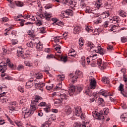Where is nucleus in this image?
Segmentation results:
<instances>
[{"instance_id": "nucleus-18", "label": "nucleus", "mask_w": 127, "mask_h": 127, "mask_svg": "<svg viewBox=\"0 0 127 127\" xmlns=\"http://www.w3.org/2000/svg\"><path fill=\"white\" fill-rule=\"evenodd\" d=\"M44 15L45 16V18H46V20H50V18L52 17V14L49 13L46 11H45V12H44Z\"/></svg>"}, {"instance_id": "nucleus-4", "label": "nucleus", "mask_w": 127, "mask_h": 127, "mask_svg": "<svg viewBox=\"0 0 127 127\" xmlns=\"http://www.w3.org/2000/svg\"><path fill=\"white\" fill-rule=\"evenodd\" d=\"M59 97V98L55 100V105L61 104L64 100H67V95L65 93H61Z\"/></svg>"}, {"instance_id": "nucleus-58", "label": "nucleus", "mask_w": 127, "mask_h": 127, "mask_svg": "<svg viewBox=\"0 0 127 127\" xmlns=\"http://www.w3.org/2000/svg\"><path fill=\"white\" fill-rule=\"evenodd\" d=\"M20 21H21L20 22V26H23V25H24V24L23 23H24L25 20L20 19Z\"/></svg>"}, {"instance_id": "nucleus-12", "label": "nucleus", "mask_w": 127, "mask_h": 127, "mask_svg": "<svg viewBox=\"0 0 127 127\" xmlns=\"http://www.w3.org/2000/svg\"><path fill=\"white\" fill-rule=\"evenodd\" d=\"M82 114V108L80 107H78L75 109L74 115L77 117H80Z\"/></svg>"}, {"instance_id": "nucleus-8", "label": "nucleus", "mask_w": 127, "mask_h": 127, "mask_svg": "<svg viewBox=\"0 0 127 127\" xmlns=\"http://www.w3.org/2000/svg\"><path fill=\"white\" fill-rule=\"evenodd\" d=\"M118 90L121 91V94H123L124 97H127V90H124V84L120 83Z\"/></svg>"}, {"instance_id": "nucleus-19", "label": "nucleus", "mask_w": 127, "mask_h": 127, "mask_svg": "<svg viewBox=\"0 0 127 127\" xmlns=\"http://www.w3.org/2000/svg\"><path fill=\"white\" fill-rule=\"evenodd\" d=\"M121 119L122 122L127 123V113H124L121 116Z\"/></svg>"}, {"instance_id": "nucleus-28", "label": "nucleus", "mask_w": 127, "mask_h": 127, "mask_svg": "<svg viewBox=\"0 0 127 127\" xmlns=\"http://www.w3.org/2000/svg\"><path fill=\"white\" fill-rule=\"evenodd\" d=\"M15 4L17 6H19V7L23 6V2L22 1H15Z\"/></svg>"}, {"instance_id": "nucleus-39", "label": "nucleus", "mask_w": 127, "mask_h": 127, "mask_svg": "<svg viewBox=\"0 0 127 127\" xmlns=\"http://www.w3.org/2000/svg\"><path fill=\"white\" fill-rule=\"evenodd\" d=\"M107 48L108 51H109V52H111V51H113V50H114V47H113V46L109 45Z\"/></svg>"}, {"instance_id": "nucleus-11", "label": "nucleus", "mask_w": 127, "mask_h": 127, "mask_svg": "<svg viewBox=\"0 0 127 127\" xmlns=\"http://www.w3.org/2000/svg\"><path fill=\"white\" fill-rule=\"evenodd\" d=\"M99 95H101L102 96H104L105 98H107L108 96H113L112 95L110 94L109 92L106 90H100V92H98Z\"/></svg>"}, {"instance_id": "nucleus-23", "label": "nucleus", "mask_w": 127, "mask_h": 127, "mask_svg": "<svg viewBox=\"0 0 127 127\" xmlns=\"http://www.w3.org/2000/svg\"><path fill=\"white\" fill-rule=\"evenodd\" d=\"M74 127H86V125H82L80 122H75L73 124Z\"/></svg>"}, {"instance_id": "nucleus-3", "label": "nucleus", "mask_w": 127, "mask_h": 127, "mask_svg": "<svg viewBox=\"0 0 127 127\" xmlns=\"http://www.w3.org/2000/svg\"><path fill=\"white\" fill-rule=\"evenodd\" d=\"M70 78H71L72 82H75L77 79L78 78H82L83 77V72L82 71L78 70H76L75 72V75L73 74V73H70L69 74Z\"/></svg>"}, {"instance_id": "nucleus-52", "label": "nucleus", "mask_w": 127, "mask_h": 127, "mask_svg": "<svg viewBox=\"0 0 127 127\" xmlns=\"http://www.w3.org/2000/svg\"><path fill=\"white\" fill-rule=\"evenodd\" d=\"M77 90L78 93H80V92H82V90H83V87H82V86H77Z\"/></svg>"}, {"instance_id": "nucleus-62", "label": "nucleus", "mask_w": 127, "mask_h": 127, "mask_svg": "<svg viewBox=\"0 0 127 127\" xmlns=\"http://www.w3.org/2000/svg\"><path fill=\"white\" fill-rule=\"evenodd\" d=\"M17 42H18L17 40H12L11 41L12 44H13L14 45H15V44H17Z\"/></svg>"}, {"instance_id": "nucleus-13", "label": "nucleus", "mask_w": 127, "mask_h": 127, "mask_svg": "<svg viewBox=\"0 0 127 127\" xmlns=\"http://www.w3.org/2000/svg\"><path fill=\"white\" fill-rule=\"evenodd\" d=\"M33 79H30L28 81H27L26 83V87L27 89H29L32 87H33Z\"/></svg>"}, {"instance_id": "nucleus-60", "label": "nucleus", "mask_w": 127, "mask_h": 127, "mask_svg": "<svg viewBox=\"0 0 127 127\" xmlns=\"http://www.w3.org/2000/svg\"><path fill=\"white\" fill-rule=\"evenodd\" d=\"M15 124L18 127H21V124L20 123V122H19V121H15Z\"/></svg>"}, {"instance_id": "nucleus-36", "label": "nucleus", "mask_w": 127, "mask_h": 127, "mask_svg": "<svg viewBox=\"0 0 127 127\" xmlns=\"http://www.w3.org/2000/svg\"><path fill=\"white\" fill-rule=\"evenodd\" d=\"M17 55L20 57L22 54H23V49L21 48V50L17 51Z\"/></svg>"}, {"instance_id": "nucleus-31", "label": "nucleus", "mask_w": 127, "mask_h": 127, "mask_svg": "<svg viewBox=\"0 0 127 127\" xmlns=\"http://www.w3.org/2000/svg\"><path fill=\"white\" fill-rule=\"evenodd\" d=\"M74 92H75V87H72L70 89H69V91H68V93L70 96H72L73 94H74Z\"/></svg>"}, {"instance_id": "nucleus-9", "label": "nucleus", "mask_w": 127, "mask_h": 127, "mask_svg": "<svg viewBox=\"0 0 127 127\" xmlns=\"http://www.w3.org/2000/svg\"><path fill=\"white\" fill-rule=\"evenodd\" d=\"M45 86V83L43 82H40L38 83H35V87L36 89L40 90L42 92H43V87Z\"/></svg>"}, {"instance_id": "nucleus-30", "label": "nucleus", "mask_w": 127, "mask_h": 127, "mask_svg": "<svg viewBox=\"0 0 127 127\" xmlns=\"http://www.w3.org/2000/svg\"><path fill=\"white\" fill-rule=\"evenodd\" d=\"M102 82H103V83H105V84H109V83H110V80L108 77H105L102 79Z\"/></svg>"}, {"instance_id": "nucleus-51", "label": "nucleus", "mask_w": 127, "mask_h": 127, "mask_svg": "<svg viewBox=\"0 0 127 127\" xmlns=\"http://www.w3.org/2000/svg\"><path fill=\"white\" fill-rule=\"evenodd\" d=\"M46 32L45 27H42L40 29V33H45Z\"/></svg>"}, {"instance_id": "nucleus-45", "label": "nucleus", "mask_w": 127, "mask_h": 127, "mask_svg": "<svg viewBox=\"0 0 127 127\" xmlns=\"http://www.w3.org/2000/svg\"><path fill=\"white\" fill-rule=\"evenodd\" d=\"M17 89L21 93H23L24 92V89H23V87H22V86H18Z\"/></svg>"}, {"instance_id": "nucleus-7", "label": "nucleus", "mask_w": 127, "mask_h": 127, "mask_svg": "<svg viewBox=\"0 0 127 127\" xmlns=\"http://www.w3.org/2000/svg\"><path fill=\"white\" fill-rule=\"evenodd\" d=\"M97 64L98 65V67L100 68V69H101V70L106 69V67H107V63L103 62L102 59H101L97 60Z\"/></svg>"}, {"instance_id": "nucleus-55", "label": "nucleus", "mask_w": 127, "mask_h": 127, "mask_svg": "<svg viewBox=\"0 0 127 127\" xmlns=\"http://www.w3.org/2000/svg\"><path fill=\"white\" fill-rule=\"evenodd\" d=\"M47 59H51V58H54V55L53 54L48 55L47 56Z\"/></svg>"}, {"instance_id": "nucleus-63", "label": "nucleus", "mask_w": 127, "mask_h": 127, "mask_svg": "<svg viewBox=\"0 0 127 127\" xmlns=\"http://www.w3.org/2000/svg\"><path fill=\"white\" fill-rule=\"evenodd\" d=\"M80 7L81 8H84V7H86V3L84 2L80 3Z\"/></svg>"}, {"instance_id": "nucleus-24", "label": "nucleus", "mask_w": 127, "mask_h": 127, "mask_svg": "<svg viewBox=\"0 0 127 127\" xmlns=\"http://www.w3.org/2000/svg\"><path fill=\"white\" fill-rule=\"evenodd\" d=\"M95 6L98 9H99L100 7H102V1L101 0H98L95 4Z\"/></svg>"}, {"instance_id": "nucleus-57", "label": "nucleus", "mask_w": 127, "mask_h": 127, "mask_svg": "<svg viewBox=\"0 0 127 127\" xmlns=\"http://www.w3.org/2000/svg\"><path fill=\"white\" fill-rule=\"evenodd\" d=\"M56 24L59 26H62L63 25V22L58 20V22H57Z\"/></svg>"}, {"instance_id": "nucleus-48", "label": "nucleus", "mask_w": 127, "mask_h": 127, "mask_svg": "<svg viewBox=\"0 0 127 127\" xmlns=\"http://www.w3.org/2000/svg\"><path fill=\"white\" fill-rule=\"evenodd\" d=\"M109 23H110V21H106L104 22V23L103 24L104 27H105V28L108 27V26L109 25Z\"/></svg>"}, {"instance_id": "nucleus-38", "label": "nucleus", "mask_w": 127, "mask_h": 127, "mask_svg": "<svg viewBox=\"0 0 127 127\" xmlns=\"http://www.w3.org/2000/svg\"><path fill=\"white\" fill-rule=\"evenodd\" d=\"M45 107L46 108H44V112L46 113H49V112H50V107L47 106V105Z\"/></svg>"}, {"instance_id": "nucleus-6", "label": "nucleus", "mask_w": 127, "mask_h": 127, "mask_svg": "<svg viewBox=\"0 0 127 127\" xmlns=\"http://www.w3.org/2000/svg\"><path fill=\"white\" fill-rule=\"evenodd\" d=\"M62 16L63 17H65V18H67L69 16H73V10L70 9H67L66 10L62 11Z\"/></svg>"}, {"instance_id": "nucleus-49", "label": "nucleus", "mask_w": 127, "mask_h": 127, "mask_svg": "<svg viewBox=\"0 0 127 127\" xmlns=\"http://www.w3.org/2000/svg\"><path fill=\"white\" fill-rule=\"evenodd\" d=\"M104 113L105 115H108L109 114L110 111L109 110L108 108H105L103 109Z\"/></svg>"}, {"instance_id": "nucleus-1", "label": "nucleus", "mask_w": 127, "mask_h": 127, "mask_svg": "<svg viewBox=\"0 0 127 127\" xmlns=\"http://www.w3.org/2000/svg\"><path fill=\"white\" fill-rule=\"evenodd\" d=\"M42 98L41 97L36 95L35 98L32 101L30 109L29 108H24L22 110V114L24 116V119L29 118V117H31L33 113L36 110V106H37V103L39 100H42Z\"/></svg>"}, {"instance_id": "nucleus-41", "label": "nucleus", "mask_w": 127, "mask_h": 127, "mask_svg": "<svg viewBox=\"0 0 127 127\" xmlns=\"http://www.w3.org/2000/svg\"><path fill=\"white\" fill-rule=\"evenodd\" d=\"M24 66H23V65L20 64L18 66L17 69L18 71H21V70H22V69H24Z\"/></svg>"}, {"instance_id": "nucleus-54", "label": "nucleus", "mask_w": 127, "mask_h": 127, "mask_svg": "<svg viewBox=\"0 0 127 127\" xmlns=\"http://www.w3.org/2000/svg\"><path fill=\"white\" fill-rule=\"evenodd\" d=\"M51 7H52V5H51V4H47L45 6V8L46 9H49V8H51Z\"/></svg>"}, {"instance_id": "nucleus-25", "label": "nucleus", "mask_w": 127, "mask_h": 127, "mask_svg": "<svg viewBox=\"0 0 127 127\" xmlns=\"http://www.w3.org/2000/svg\"><path fill=\"white\" fill-rule=\"evenodd\" d=\"M24 64L26 66H28V67H33V64L32 62L30 61H25Z\"/></svg>"}, {"instance_id": "nucleus-53", "label": "nucleus", "mask_w": 127, "mask_h": 127, "mask_svg": "<svg viewBox=\"0 0 127 127\" xmlns=\"http://www.w3.org/2000/svg\"><path fill=\"white\" fill-rule=\"evenodd\" d=\"M102 21V18H98L95 21V23L98 24V23H101Z\"/></svg>"}, {"instance_id": "nucleus-61", "label": "nucleus", "mask_w": 127, "mask_h": 127, "mask_svg": "<svg viewBox=\"0 0 127 127\" xmlns=\"http://www.w3.org/2000/svg\"><path fill=\"white\" fill-rule=\"evenodd\" d=\"M116 27H117V26L113 25L111 27V28L109 29V31H114L115 29H116Z\"/></svg>"}, {"instance_id": "nucleus-50", "label": "nucleus", "mask_w": 127, "mask_h": 127, "mask_svg": "<svg viewBox=\"0 0 127 127\" xmlns=\"http://www.w3.org/2000/svg\"><path fill=\"white\" fill-rule=\"evenodd\" d=\"M28 17L30 19H32L33 21H35V16H34L33 15H28Z\"/></svg>"}, {"instance_id": "nucleus-40", "label": "nucleus", "mask_w": 127, "mask_h": 127, "mask_svg": "<svg viewBox=\"0 0 127 127\" xmlns=\"http://www.w3.org/2000/svg\"><path fill=\"white\" fill-rule=\"evenodd\" d=\"M65 78V75H60L58 76V79L60 80V81H63L64 79Z\"/></svg>"}, {"instance_id": "nucleus-33", "label": "nucleus", "mask_w": 127, "mask_h": 127, "mask_svg": "<svg viewBox=\"0 0 127 127\" xmlns=\"http://www.w3.org/2000/svg\"><path fill=\"white\" fill-rule=\"evenodd\" d=\"M47 106V104H46V102H42L40 103L39 104L37 103V106H36V108H37V106L39 107H46Z\"/></svg>"}, {"instance_id": "nucleus-46", "label": "nucleus", "mask_w": 127, "mask_h": 127, "mask_svg": "<svg viewBox=\"0 0 127 127\" xmlns=\"http://www.w3.org/2000/svg\"><path fill=\"white\" fill-rule=\"evenodd\" d=\"M116 64L118 67H120V66H122L123 64V63L122 62V61H117Z\"/></svg>"}, {"instance_id": "nucleus-2", "label": "nucleus", "mask_w": 127, "mask_h": 127, "mask_svg": "<svg viewBox=\"0 0 127 127\" xmlns=\"http://www.w3.org/2000/svg\"><path fill=\"white\" fill-rule=\"evenodd\" d=\"M86 45L88 46V47L90 48V52H93L94 53H99L100 55H104V52H103V49L102 48V47H101L100 45H98L97 46L98 51L96 50L97 47L91 42H87L86 43Z\"/></svg>"}, {"instance_id": "nucleus-56", "label": "nucleus", "mask_w": 127, "mask_h": 127, "mask_svg": "<svg viewBox=\"0 0 127 127\" xmlns=\"http://www.w3.org/2000/svg\"><path fill=\"white\" fill-rule=\"evenodd\" d=\"M78 43L79 44V46H81V47L82 46H83V45H84V43L83 42V41L81 39H79Z\"/></svg>"}, {"instance_id": "nucleus-16", "label": "nucleus", "mask_w": 127, "mask_h": 127, "mask_svg": "<svg viewBox=\"0 0 127 127\" xmlns=\"http://www.w3.org/2000/svg\"><path fill=\"white\" fill-rule=\"evenodd\" d=\"M96 79H91L90 80V88H91V89H94L96 88Z\"/></svg>"}, {"instance_id": "nucleus-43", "label": "nucleus", "mask_w": 127, "mask_h": 127, "mask_svg": "<svg viewBox=\"0 0 127 127\" xmlns=\"http://www.w3.org/2000/svg\"><path fill=\"white\" fill-rule=\"evenodd\" d=\"M121 42L123 43H125L127 42V37H122L121 39Z\"/></svg>"}, {"instance_id": "nucleus-17", "label": "nucleus", "mask_w": 127, "mask_h": 127, "mask_svg": "<svg viewBox=\"0 0 127 127\" xmlns=\"http://www.w3.org/2000/svg\"><path fill=\"white\" fill-rule=\"evenodd\" d=\"M92 89H93L91 88V87H88L87 88L85 89L84 91V93L85 94V95H87V96H90L92 95Z\"/></svg>"}, {"instance_id": "nucleus-29", "label": "nucleus", "mask_w": 127, "mask_h": 127, "mask_svg": "<svg viewBox=\"0 0 127 127\" xmlns=\"http://www.w3.org/2000/svg\"><path fill=\"white\" fill-rule=\"evenodd\" d=\"M85 29L87 32H93L94 31V29L91 28V27L88 26H85Z\"/></svg>"}, {"instance_id": "nucleus-44", "label": "nucleus", "mask_w": 127, "mask_h": 127, "mask_svg": "<svg viewBox=\"0 0 127 127\" xmlns=\"http://www.w3.org/2000/svg\"><path fill=\"white\" fill-rule=\"evenodd\" d=\"M54 84H52L51 85H47L46 86L47 90L50 91L53 88Z\"/></svg>"}, {"instance_id": "nucleus-37", "label": "nucleus", "mask_w": 127, "mask_h": 127, "mask_svg": "<svg viewBox=\"0 0 127 127\" xmlns=\"http://www.w3.org/2000/svg\"><path fill=\"white\" fill-rule=\"evenodd\" d=\"M119 15L120 16H122V17H125L127 16V14L126 13V12H125L124 11H121L120 12Z\"/></svg>"}, {"instance_id": "nucleus-26", "label": "nucleus", "mask_w": 127, "mask_h": 127, "mask_svg": "<svg viewBox=\"0 0 127 127\" xmlns=\"http://www.w3.org/2000/svg\"><path fill=\"white\" fill-rule=\"evenodd\" d=\"M56 47L55 49L56 50L58 53H61V46L59 44L56 45Z\"/></svg>"}, {"instance_id": "nucleus-14", "label": "nucleus", "mask_w": 127, "mask_h": 127, "mask_svg": "<svg viewBox=\"0 0 127 127\" xmlns=\"http://www.w3.org/2000/svg\"><path fill=\"white\" fill-rule=\"evenodd\" d=\"M64 112L67 116L72 113V109L69 105H66L64 108Z\"/></svg>"}, {"instance_id": "nucleus-22", "label": "nucleus", "mask_w": 127, "mask_h": 127, "mask_svg": "<svg viewBox=\"0 0 127 127\" xmlns=\"http://www.w3.org/2000/svg\"><path fill=\"white\" fill-rule=\"evenodd\" d=\"M80 31H81V29L79 27H75L73 29V33L74 34H79L80 33Z\"/></svg>"}, {"instance_id": "nucleus-47", "label": "nucleus", "mask_w": 127, "mask_h": 127, "mask_svg": "<svg viewBox=\"0 0 127 127\" xmlns=\"http://www.w3.org/2000/svg\"><path fill=\"white\" fill-rule=\"evenodd\" d=\"M61 61H63L64 62V63L67 62V57H62L61 58Z\"/></svg>"}, {"instance_id": "nucleus-5", "label": "nucleus", "mask_w": 127, "mask_h": 127, "mask_svg": "<svg viewBox=\"0 0 127 127\" xmlns=\"http://www.w3.org/2000/svg\"><path fill=\"white\" fill-rule=\"evenodd\" d=\"M92 116L97 120H99V121H101L102 120H103V121H104L105 120V117H104V116H103V112H100V113L97 112H92Z\"/></svg>"}, {"instance_id": "nucleus-20", "label": "nucleus", "mask_w": 127, "mask_h": 127, "mask_svg": "<svg viewBox=\"0 0 127 127\" xmlns=\"http://www.w3.org/2000/svg\"><path fill=\"white\" fill-rule=\"evenodd\" d=\"M36 49L37 51H41L42 50L43 46L41 43L39 42L36 44Z\"/></svg>"}, {"instance_id": "nucleus-34", "label": "nucleus", "mask_w": 127, "mask_h": 127, "mask_svg": "<svg viewBox=\"0 0 127 127\" xmlns=\"http://www.w3.org/2000/svg\"><path fill=\"white\" fill-rule=\"evenodd\" d=\"M35 43L33 44V43H32V41H31L27 44V46H28V47L33 48V47H34V46L35 45Z\"/></svg>"}, {"instance_id": "nucleus-35", "label": "nucleus", "mask_w": 127, "mask_h": 127, "mask_svg": "<svg viewBox=\"0 0 127 127\" xmlns=\"http://www.w3.org/2000/svg\"><path fill=\"white\" fill-rule=\"evenodd\" d=\"M35 75H36V79H42V77H43L42 76V74H41V73H35Z\"/></svg>"}, {"instance_id": "nucleus-27", "label": "nucleus", "mask_w": 127, "mask_h": 127, "mask_svg": "<svg viewBox=\"0 0 127 127\" xmlns=\"http://www.w3.org/2000/svg\"><path fill=\"white\" fill-rule=\"evenodd\" d=\"M120 22V17L118 16H114L113 19V23H119Z\"/></svg>"}, {"instance_id": "nucleus-21", "label": "nucleus", "mask_w": 127, "mask_h": 127, "mask_svg": "<svg viewBox=\"0 0 127 127\" xmlns=\"http://www.w3.org/2000/svg\"><path fill=\"white\" fill-rule=\"evenodd\" d=\"M69 56H71V57H75L76 56V52L75 50L71 49L69 50V53H68Z\"/></svg>"}, {"instance_id": "nucleus-15", "label": "nucleus", "mask_w": 127, "mask_h": 127, "mask_svg": "<svg viewBox=\"0 0 127 127\" xmlns=\"http://www.w3.org/2000/svg\"><path fill=\"white\" fill-rule=\"evenodd\" d=\"M7 69V64H4L3 65H0V72L1 73H4L5 70Z\"/></svg>"}, {"instance_id": "nucleus-10", "label": "nucleus", "mask_w": 127, "mask_h": 127, "mask_svg": "<svg viewBox=\"0 0 127 127\" xmlns=\"http://www.w3.org/2000/svg\"><path fill=\"white\" fill-rule=\"evenodd\" d=\"M85 12L87 13H93V14H94L93 15V16L94 17H98V16H99V14H98V13H95L93 12V11H92V8L91 7H90L89 6H87L86 7Z\"/></svg>"}, {"instance_id": "nucleus-42", "label": "nucleus", "mask_w": 127, "mask_h": 127, "mask_svg": "<svg viewBox=\"0 0 127 127\" xmlns=\"http://www.w3.org/2000/svg\"><path fill=\"white\" fill-rule=\"evenodd\" d=\"M52 21H54V23H53L54 25H56L57 23L58 22V19L57 18H52Z\"/></svg>"}, {"instance_id": "nucleus-59", "label": "nucleus", "mask_w": 127, "mask_h": 127, "mask_svg": "<svg viewBox=\"0 0 127 127\" xmlns=\"http://www.w3.org/2000/svg\"><path fill=\"white\" fill-rule=\"evenodd\" d=\"M81 120H85L86 119V115L84 113H82L80 116Z\"/></svg>"}, {"instance_id": "nucleus-32", "label": "nucleus", "mask_w": 127, "mask_h": 127, "mask_svg": "<svg viewBox=\"0 0 127 127\" xmlns=\"http://www.w3.org/2000/svg\"><path fill=\"white\" fill-rule=\"evenodd\" d=\"M110 16V14H109V11L103 13V14L101 15L102 18H106Z\"/></svg>"}, {"instance_id": "nucleus-64", "label": "nucleus", "mask_w": 127, "mask_h": 127, "mask_svg": "<svg viewBox=\"0 0 127 127\" xmlns=\"http://www.w3.org/2000/svg\"><path fill=\"white\" fill-rule=\"evenodd\" d=\"M37 25L40 26V25H42V21L38 20V22L36 23Z\"/></svg>"}]
</instances>
